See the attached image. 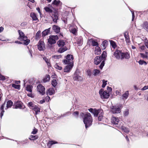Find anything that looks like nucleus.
<instances>
[{"label": "nucleus", "instance_id": "nucleus-1", "mask_svg": "<svg viewBox=\"0 0 148 148\" xmlns=\"http://www.w3.org/2000/svg\"><path fill=\"white\" fill-rule=\"evenodd\" d=\"M80 117H81L83 118V122L85 124L86 129L92 125V119L90 113L89 112L82 113L80 115Z\"/></svg>", "mask_w": 148, "mask_h": 148}, {"label": "nucleus", "instance_id": "nucleus-2", "mask_svg": "<svg viewBox=\"0 0 148 148\" xmlns=\"http://www.w3.org/2000/svg\"><path fill=\"white\" fill-rule=\"evenodd\" d=\"M111 122L118 127L121 126L122 123L121 121L119 120L118 118L115 117H112V118Z\"/></svg>", "mask_w": 148, "mask_h": 148}, {"label": "nucleus", "instance_id": "nucleus-3", "mask_svg": "<svg viewBox=\"0 0 148 148\" xmlns=\"http://www.w3.org/2000/svg\"><path fill=\"white\" fill-rule=\"evenodd\" d=\"M99 93L101 98L102 99H107L109 98L110 96L109 92L107 91H104L103 89H101L99 90Z\"/></svg>", "mask_w": 148, "mask_h": 148}, {"label": "nucleus", "instance_id": "nucleus-4", "mask_svg": "<svg viewBox=\"0 0 148 148\" xmlns=\"http://www.w3.org/2000/svg\"><path fill=\"white\" fill-rule=\"evenodd\" d=\"M66 60H63V62L65 64H73V62L72 61L73 59V56L72 55L68 54L66 57Z\"/></svg>", "mask_w": 148, "mask_h": 148}, {"label": "nucleus", "instance_id": "nucleus-5", "mask_svg": "<svg viewBox=\"0 0 148 148\" xmlns=\"http://www.w3.org/2000/svg\"><path fill=\"white\" fill-rule=\"evenodd\" d=\"M58 37L57 35H50L49 38L48 39V42L51 45L55 44L56 42V40L58 39Z\"/></svg>", "mask_w": 148, "mask_h": 148}, {"label": "nucleus", "instance_id": "nucleus-6", "mask_svg": "<svg viewBox=\"0 0 148 148\" xmlns=\"http://www.w3.org/2000/svg\"><path fill=\"white\" fill-rule=\"evenodd\" d=\"M25 108L23 103L19 101L15 102L13 106V108L15 109H24Z\"/></svg>", "mask_w": 148, "mask_h": 148}, {"label": "nucleus", "instance_id": "nucleus-7", "mask_svg": "<svg viewBox=\"0 0 148 148\" xmlns=\"http://www.w3.org/2000/svg\"><path fill=\"white\" fill-rule=\"evenodd\" d=\"M80 72L78 69L76 70L74 73L73 79L74 80L76 81H81L82 80V77L79 75Z\"/></svg>", "mask_w": 148, "mask_h": 148}, {"label": "nucleus", "instance_id": "nucleus-8", "mask_svg": "<svg viewBox=\"0 0 148 148\" xmlns=\"http://www.w3.org/2000/svg\"><path fill=\"white\" fill-rule=\"evenodd\" d=\"M106 56V52L103 51V53L101 55V58H102L103 61L101 62V64L100 65L99 67L101 69H102L104 66L105 64V58Z\"/></svg>", "mask_w": 148, "mask_h": 148}, {"label": "nucleus", "instance_id": "nucleus-9", "mask_svg": "<svg viewBox=\"0 0 148 148\" xmlns=\"http://www.w3.org/2000/svg\"><path fill=\"white\" fill-rule=\"evenodd\" d=\"M111 109V111L113 114L119 113L121 111V109L118 106H112Z\"/></svg>", "mask_w": 148, "mask_h": 148}, {"label": "nucleus", "instance_id": "nucleus-10", "mask_svg": "<svg viewBox=\"0 0 148 148\" xmlns=\"http://www.w3.org/2000/svg\"><path fill=\"white\" fill-rule=\"evenodd\" d=\"M37 90L40 94L44 95L45 94V87L41 84H39L37 86Z\"/></svg>", "mask_w": 148, "mask_h": 148}, {"label": "nucleus", "instance_id": "nucleus-11", "mask_svg": "<svg viewBox=\"0 0 148 148\" xmlns=\"http://www.w3.org/2000/svg\"><path fill=\"white\" fill-rule=\"evenodd\" d=\"M21 41H16L15 42V43H18V44H22L25 45H27L30 42V40L27 39V38L26 39H23Z\"/></svg>", "mask_w": 148, "mask_h": 148}, {"label": "nucleus", "instance_id": "nucleus-12", "mask_svg": "<svg viewBox=\"0 0 148 148\" xmlns=\"http://www.w3.org/2000/svg\"><path fill=\"white\" fill-rule=\"evenodd\" d=\"M18 32L19 35L18 39L20 40H22L23 39H26L27 38V36H25L24 33L21 30H18Z\"/></svg>", "mask_w": 148, "mask_h": 148}, {"label": "nucleus", "instance_id": "nucleus-13", "mask_svg": "<svg viewBox=\"0 0 148 148\" xmlns=\"http://www.w3.org/2000/svg\"><path fill=\"white\" fill-rule=\"evenodd\" d=\"M68 65L66 66L64 68V72L69 73L72 69L73 64H68Z\"/></svg>", "mask_w": 148, "mask_h": 148}, {"label": "nucleus", "instance_id": "nucleus-14", "mask_svg": "<svg viewBox=\"0 0 148 148\" xmlns=\"http://www.w3.org/2000/svg\"><path fill=\"white\" fill-rule=\"evenodd\" d=\"M102 61L103 60L101 57L100 56H97L94 59V63L95 64L97 65Z\"/></svg>", "mask_w": 148, "mask_h": 148}, {"label": "nucleus", "instance_id": "nucleus-15", "mask_svg": "<svg viewBox=\"0 0 148 148\" xmlns=\"http://www.w3.org/2000/svg\"><path fill=\"white\" fill-rule=\"evenodd\" d=\"M122 54V51L120 50H116L114 53V55L116 59H118L121 58Z\"/></svg>", "mask_w": 148, "mask_h": 148}, {"label": "nucleus", "instance_id": "nucleus-16", "mask_svg": "<svg viewBox=\"0 0 148 148\" xmlns=\"http://www.w3.org/2000/svg\"><path fill=\"white\" fill-rule=\"evenodd\" d=\"M51 17L53 19V21L54 23H56L57 20L58 19V13L55 12L52 13Z\"/></svg>", "mask_w": 148, "mask_h": 148}, {"label": "nucleus", "instance_id": "nucleus-17", "mask_svg": "<svg viewBox=\"0 0 148 148\" xmlns=\"http://www.w3.org/2000/svg\"><path fill=\"white\" fill-rule=\"evenodd\" d=\"M130 57L129 53L127 52H122V54L121 56V60L124 59H128Z\"/></svg>", "mask_w": 148, "mask_h": 148}, {"label": "nucleus", "instance_id": "nucleus-18", "mask_svg": "<svg viewBox=\"0 0 148 148\" xmlns=\"http://www.w3.org/2000/svg\"><path fill=\"white\" fill-rule=\"evenodd\" d=\"M89 111L92 113L93 114L95 117H97L98 116V112L99 110H96L90 108L88 109Z\"/></svg>", "mask_w": 148, "mask_h": 148}, {"label": "nucleus", "instance_id": "nucleus-19", "mask_svg": "<svg viewBox=\"0 0 148 148\" xmlns=\"http://www.w3.org/2000/svg\"><path fill=\"white\" fill-rule=\"evenodd\" d=\"M51 30V27L48 29H46L44 30L41 33L42 37H44L47 35L49 33Z\"/></svg>", "mask_w": 148, "mask_h": 148}, {"label": "nucleus", "instance_id": "nucleus-20", "mask_svg": "<svg viewBox=\"0 0 148 148\" xmlns=\"http://www.w3.org/2000/svg\"><path fill=\"white\" fill-rule=\"evenodd\" d=\"M88 43L90 44L93 46H98L99 45L98 43L92 38L90 39L89 40Z\"/></svg>", "mask_w": 148, "mask_h": 148}, {"label": "nucleus", "instance_id": "nucleus-21", "mask_svg": "<svg viewBox=\"0 0 148 148\" xmlns=\"http://www.w3.org/2000/svg\"><path fill=\"white\" fill-rule=\"evenodd\" d=\"M52 29L56 34L59 33L60 29V27L56 25H53Z\"/></svg>", "mask_w": 148, "mask_h": 148}, {"label": "nucleus", "instance_id": "nucleus-22", "mask_svg": "<svg viewBox=\"0 0 148 148\" xmlns=\"http://www.w3.org/2000/svg\"><path fill=\"white\" fill-rule=\"evenodd\" d=\"M99 111L98 112V115H99L98 119L99 121H100L101 120L103 117V110L101 109H99Z\"/></svg>", "mask_w": 148, "mask_h": 148}, {"label": "nucleus", "instance_id": "nucleus-23", "mask_svg": "<svg viewBox=\"0 0 148 148\" xmlns=\"http://www.w3.org/2000/svg\"><path fill=\"white\" fill-rule=\"evenodd\" d=\"M55 93L54 89L51 88H49L46 91V94L47 95H52Z\"/></svg>", "mask_w": 148, "mask_h": 148}, {"label": "nucleus", "instance_id": "nucleus-24", "mask_svg": "<svg viewBox=\"0 0 148 148\" xmlns=\"http://www.w3.org/2000/svg\"><path fill=\"white\" fill-rule=\"evenodd\" d=\"M69 49V48H67L66 47H61L58 49V52L60 53H61Z\"/></svg>", "mask_w": 148, "mask_h": 148}, {"label": "nucleus", "instance_id": "nucleus-25", "mask_svg": "<svg viewBox=\"0 0 148 148\" xmlns=\"http://www.w3.org/2000/svg\"><path fill=\"white\" fill-rule=\"evenodd\" d=\"M32 110L34 111L36 115L38 114L40 112V108L36 106H35L34 107L32 108Z\"/></svg>", "mask_w": 148, "mask_h": 148}, {"label": "nucleus", "instance_id": "nucleus-26", "mask_svg": "<svg viewBox=\"0 0 148 148\" xmlns=\"http://www.w3.org/2000/svg\"><path fill=\"white\" fill-rule=\"evenodd\" d=\"M6 103L5 102H4V103L2 105L1 107L0 108V110L1 111V118L2 116L3 115V113L4 112V106L5 105Z\"/></svg>", "mask_w": 148, "mask_h": 148}, {"label": "nucleus", "instance_id": "nucleus-27", "mask_svg": "<svg viewBox=\"0 0 148 148\" xmlns=\"http://www.w3.org/2000/svg\"><path fill=\"white\" fill-rule=\"evenodd\" d=\"M123 123H122V125H121V126L119 127L118 128H121L123 131L126 133H128L129 132L128 129L125 127L123 126Z\"/></svg>", "mask_w": 148, "mask_h": 148}, {"label": "nucleus", "instance_id": "nucleus-28", "mask_svg": "<svg viewBox=\"0 0 148 148\" xmlns=\"http://www.w3.org/2000/svg\"><path fill=\"white\" fill-rule=\"evenodd\" d=\"M41 37V31L39 30L36 33L35 36V39L36 40H38Z\"/></svg>", "mask_w": 148, "mask_h": 148}, {"label": "nucleus", "instance_id": "nucleus-29", "mask_svg": "<svg viewBox=\"0 0 148 148\" xmlns=\"http://www.w3.org/2000/svg\"><path fill=\"white\" fill-rule=\"evenodd\" d=\"M30 16L33 21H36L38 20L35 13L33 12H31Z\"/></svg>", "mask_w": 148, "mask_h": 148}, {"label": "nucleus", "instance_id": "nucleus-30", "mask_svg": "<svg viewBox=\"0 0 148 148\" xmlns=\"http://www.w3.org/2000/svg\"><path fill=\"white\" fill-rule=\"evenodd\" d=\"M141 57L144 59H148V52H145L144 53H140Z\"/></svg>", "mask_w": 148, "mask_h": 148}, {"label": "nucleus", "instance_id": "nucleus-31", "mask_svg": "<svg viewBox=\"0 0 148 148\" xmlns=\"http://www.w3.org/2000/svg\"><path fill=\"white\" fill-rule=\"evenodd\" d=\"M95 47V54L97 55L100 54L101 52V48L100 47Z\"/></svg>", "mask_w": 148, "mask_h": 148}, {"label": "nucleus", "instance_id": "nucleus-32", "mask_svg": "<svg viewBox=\"0 0 148 148\" xmlns=\"http://www.w3.org/2000/svg\"><path fill=\"white\" fill-rule=\"evenodd\" d=\"M57 44L59 46H64L65 43L63 40H60L57 42Z\"/></svg>", "mask_w": 148, "mask_h": 148}, {"label": "nucleus", "instance_id": "nucleus-33", "mask_svg": "<svg viewBox=\"0 0 148 148\" xmlns=\"http://www.w3.org/2000/svg\"><path fill=\"white\" fill-rule=\"evenodd\" d=\"M42 57L47 63V65L49 66H50V63L49 62V60L46 57H45L44 55H42Z\"/></svg>", "mask_w": 148, "mask_h": 148}, {"label": "nucleus", "instance_id": "nucleus-34", "mask_svg": "<svg viewBox=\"0 0 148 148\" xmlns=\"http://www.w3.org/2000/svg\"><path fill=\"white\" fill-rule=\"evenodd\" d=\"M70 114H71V113L70 112H67L66 113H64L63 115H61V116H58L57 117V119H60L61 118V117H65L66 116H69Z\"/></svg>", "mask_w": 148, "mask_h": 148}, {"label": "nucleus", "instance_id": "nucleus-35", "mask_svg": "<svg viewBox=\"0 0 148 148\" xmlns=\"http://www.w3.org/2000/svg\"><path fill=\"white\" fill-rule=\"evenodd\" d=\"M13 105V102L11 100H9L7 103V108H10Z\"/></svg>", "mask_w": 148, "mask_h": 148}, {"label": "nucleus", "instance_id": "nucleus-36", "mask_svg": "<svg viewBox=\"0 0 148 148\" xmlns=\"http://www.w3.org/2000/svg\"><path fill=\"white\" fill-rule=\"evenodd\" d=\"M44 9L46 12H48L49 13H53V10L48 7L46 6L45 7Z\"/></svg>", "mask_w": 148, "mask_h": 148}, {"label": "nucleus", "instance_id": "nucleus-37", "mask_svg": "<svg viewBox=\"0 0 148 148\" xmlns=\"http://www.w3.org/2000/svg\"><path fill=\"white\" fill-rule=\"evenodd\" d=\"M45 43L42 39H41L39 41L38 46H45Z\"/></svg>", "mask_w": 148, "mask_h": 148}, {"label": "nucleus", "instance_id": "nucleus-38", "mask_svg": "<svg viewBox=\"0 0 148 148\" xmlns=\"http://www.w3.org/2000/svg\"><path fill=\"white\" fill-rule=\"evenodd\" d=\"M50 79V76L49 75H47L44 78L43 81L44 82L49 81Z\"/></svg>", "mask_w": 148, "mask_h": 148}, {"label": "nucleus", "instance_id": "nucleus-39", "mask_svg": "<svg viewBox=\"0 0 148 148\" xmlns=\"http://www.w3.org/2000/svg\"><path fill=\"white\" fill-rule=\"evenodd\" d=\"M32 88L33 87L32 86L28 85L26 87V90L30 92H32Z\"/></svg>", "mask_w": 148, "mask_h": 148}, {"label": "nucleus", "instance_id": "nucleus-40", "mask_svg": "<svg viewBox=\"0 0 148 148\" xmlns=\"http://www.w3.org/2000/svg\"><path fill=\"white\" fill-rule=\"evenodd\" d=\"M100 72V71L99 70L94 69L92 72L93 74L95 76L97 75Z\"/></svg>", "mask_w": 148, "mask_h": 148}, {"label": "nucleus", "instance_id": "nucleus-41", "mask_svg": "<svg viewBox=\"0 0 148 148\" xmlns=\"http://www.w3.org/2000/svg\"><path fill=\"white\" fill-rule=\"evenodd\" d=\"M57 143L58 142H57L54 141H49L47 145L49 147V148H50L51 146L52 145H53Z\"/></svg>", "mask_w": 148, "mask_h": 148}, {"label": "nucleus", "instance_id": "nucleus-42", "mask_svg": "<svg viewBox=\"0 0 148 148\" xmlns=\"http://www.w3.org/2000/svg\"><path fill=\"white\" fill-rule=\"evenodd\" d=\"M52 3L53 4L57 6L59 5L60 3H62V2H61L60 1H57L56 0H54Z\"/></svg>", "mask_w": 148, "mask_h": 148}, {"label": "nucleus", "instance_id": "nucleus-43", "mask_svg": "<svg viewBox=\"0 0 148 148\" xmlns=\"http://www.w3.org/2000/svg\"><path fill=\"white\" fill-rule=\"evenodd\" d=\"M38 138V136L36 135H31L29 137V139L31 140H34L37 139Z\"/></svg>", "mask_w": 148, "mask_h": 148}, {"label": "nucleus", "instance_id": "nucleus-44", "mask_svg": "<svg viewBox=\"0 0 148 148\" xmlns=\"http://www.w3.org/2000/svg\"><path fill=\"white\" fill-rule=\"evenodd\" d=\"M12 86L15 89H19L20 88V85H16L14 84H12Z\"/></svg>", "mask_w": 148, "mask_h": 148}, {"label": "nucleus", "instance_id": "nucleus-45", "mask_svg": "<svg viewBox=\"0 0 148 148\" xmlns=\"http://www.w3.org/2000/svg\"><path fill=\"white\" fill-rule=\"evenodd\" d=\"M128 91H127L125 92V93H124L122 97H123V98L125 99H127L128 97Z\"/></svg>", "mask_w": 148, "mask_h": 148}, {"label": "nucleus", "instance_id": "nucleus-46", "mask_svg": "<svg viewBox=\"0 0 148 148\" xmlns=\"http://www.w3.org/2000/svg\"><path fill=\"white\" fill-rule=\"evenodd\" d=\"M57 84V82L56 80V79H53L52 80L51 84L54 87H55Z\"/></svg>", "mask_w": 148, "mask_h": 148}, {"label": "nucleus", "instance_id": "nucleus-47", "mask_svg": "<svg viewBox=\"0 0 148 148\" xmlns=\"http://www.w3.org/2000/svg\"><path fill=\"white\" fill-rule=\"evenodd\" d=\"M71 32L74 35H76V33L77 32L76 28H74L71 29Z\"/></svg>", "mask_w": 148, "mask_h": 148}, {"label": "nucleus", "instance_id": "nucleus-48", "mask_svg": "<svg viewBox=\"0 0 148 148\" xmlns=\"http://www.w3.org/2000/svg\"><path fill=\"white\" fill-rule=\"evenodd\" d=\"M138 63L140 64L141 65L144 64L145 65H146L147 64V63L144 60H140L138 61Z\"/></svg>", "mask_w": 148, "mask_h": 148}, {"label": "nucleus", "instance_id": "nucleus-49", "mask_svg": "<svg viewBox=\"0 0 148 148\" xmlns=\"http://www.w3.org/2000/svg\"><path fill=\"white\" fill-rule=\"evenodd\" d=\"M28 106L32 109V108L34 107V104L32 102H29L28 104Z\"/></svg>", "mask_w": 148, "mask_h": 148}, {"label": "nucleus", "instance_id": "nucleus-50", "mask_svg": "<svg viewBox=\"0 0 148 148\" xmlns=\"http://www.w3.org/2000/svg\"><path fill=\"white\" fill-rule=\"evenodd\" d=\"M86 71L89 77H91L92 75L91 70L89 69H88L86 70Z\"/></svg>", "mask_w": 148, "mask_h": 148}, {"label": "nucleus", "instance_id": "nucleus-51", "mask_svg": "<svg viewBox=\"0 0 148 148\" xmlns=\"http://www.w3.org/2000/svg\"><path fill=\"white\" fill-rule=\"evenodd\" d=\"M109 41L111 46H116V43L114 41L112 40H109Z\"/></svg>", "mask_w": 148, "mask_h": 148}, {"label": "nucleus", "instance_id": "nucleus-52", "mask_svg": "<svg viewBox=\"0 0 148 148\" xmlns=\"http://www.w3.org/2000/svg\"><path fill=\"white\" fill-rule=\"evenodd\" d=\"M108 43V42L107 40H105L103 42L101 45H102V46H107Z\"/></svg>", "mask_w": 148, "mask_h": 148}, {"label": "nucleus", "instance_id": "nucleus-53", "mask_svg": "<svg viewBox=\"0 0 148 148\" xmlns=\"http://www.w3.org/2000/svg\"><path fill=\"white\" fill-rule=\"evenodd\" d=\"M79 112L76 111L73 113V115L75 118H78L79 116Z\"/></svg>", "mask_w": 148, "mask_h": 148}, {"label": "nucleus", "instance_id": "nucleus-54", "mask_svg": "<svg viewBox=\"0 0 148 148\" xmlns=\"http://www.w3.org/2000/svg\"><path fill=\"white\" fill-rule=\"evenodd\" d=\"M27 47V48L28 49V50H29V53L30 54V56H31V58H33V56H32V51L31 50V47H30V48H29V47Z\"/></svg>", "mask_w": 148, "mask_h": 148}, {"label": "nucleus", "instance_id": "nucleus-55", "mask_svg": "<svg viewBox=\"0 0 148 148\" xmlns=\"http://www.w3.org/2000/svg\"><path fill=\"white\" fill-rule=\"evenodd\" d=\"M129 114V110L128 109H126L124 112V115L125 116H127Z\"/></svg>", "mask_w": 148, "mask_h": 148}, {"label": "nucleus", "instance_id": "nucleus-56", "mask_svg": "<svg viewBox=\"0 0 148 148\" xmlns=\"http://www.w3.org/2000/svg\"><path fill=\"white\" fill-rule=\"evenodd\" d=\"M77 43L78 45L77 46H80L82 43V40L81 39L78 40L77 41Z\"/></svg>", "mask_w": 148, "mask_h": 148}, {"label": "nucleus", "instance_id": "nucleus-57", "mask_svg": "<svg viewBox=\"0 0 148 148\" xmlns=\"http://www.w3.org/2000/svg\"><path fill=\"white\" fill-rule=\"evenodd\" d=\"M54 67L55 68L59 70H61L62 69V67L59 66L58 64H56L54 65Z\"/></svg>", "mask_w": 148, "mask_h": 148}, {"label": "nucleus", "instance_id": "nucleus-58", "mask_svg": "<svg viewBox=\"0 0 148 148\" xmlns=\"http://www.w3.org/2000/svg\"><path fill=\"white\" fill-rule=\"evenodd\" d=\"M0 40L2 41H7L8 40L7 39L1 36H0Z\"/></svg>", "mask_w": 148, "mask_h": 148}, {"label": "nucleus", "instance_id": "nucleus-59", "mask_svg": "<svg viewBox=\"0 0 148 148\" xmlns=\"http://www.w3.org/2000/svg\"><path fill=\"white\" fill-rule=\"evenodd\" d=\"M107 82V81H106L104 80H103V84H102V86L103 88H104L105 87V86H106V85L107 84V83H106Z\"/></svg>", "mask_w": 148, "mask_h": 148}, {"label": "nucleus", "instance_id": "nucleus-60", "mask_svg": "<svg viewBox=\"0 0 148 148\" xmlns=\"http://www.w3.org/2000/svg\"><path fill=\"white\" fill-rule=\"evenodd\" d=\"M38 130L36 129L35 128L33 130V131L32 132V134H36L37 131Z\"/></svg>", "mask_w": 148, "mask_h": 148}, {"label": "nucleus", "instance_id": "nucleus-61", "mask_svg": "<svg viewBox=\"0 0 148 148\" xmlns=\"http://www.w3.org/2000/svg\"><path fill=\"white\" fill-rule=\"evenodd\" d=\"M144 27L147 29L148 28V22L147 21L144 22Z\"/></svg>", "mask_w": 148, "mask_h": 148}, {"label": "nucleus", "instance_id": "nucleus-62", "mask_svg": "<svg viewBox=\"0 0 148 148\" xmlns=\"http://www.w3.org/2000/svg\"><path fill=\"white\" fill-rule=\"evenodd\" d=\"M38 49L40 51H43L45 49V47H38Z\"/></svg>", "mask_w": 148, "mask_h": 148}, {"label": "nucleus", "instance_id": "nucleus-63", "mask_svg": "<svg viewBox=\"0 0 148 148\" xmlns=\"http://www.w3.org/2000/svg\"><path fill=\"white\" fill-rule=\"evenodd\" d=\"M5 77L1 75V74H0V80H5Z\"/></svg>", "mask_w": 148, "mask_h": 148}, {"label": "nucleus", "instance_id": "nucleus-64", "mask_svg": "<svg viewBox=\"0 0 148 148\" xmlns=\"http://www.w3.org/2000/svg\"><path fill=\"white\" fill-rule=\"evenodd\" d=\"M148 88V86H145L143 88L141 89V90H144L147 89Z\"/></svg>", "mask_w": 148, "mask_h": 148}]
</instances>
